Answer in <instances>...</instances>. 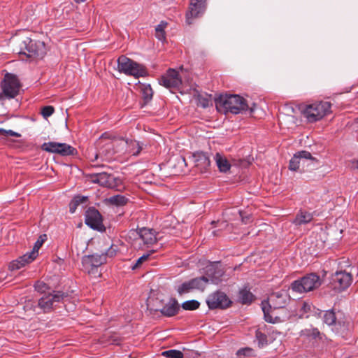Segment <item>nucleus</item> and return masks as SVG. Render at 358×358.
<instances>
[{"label": "nucleus", "mask_w": 358, "mask_h": 358, "mask_svg": "<svg viewBox=\"0 0 358 358\" xmlns=\"http://www.w3.org/2000/svg\"><path fill=\"white\" fill-rule=\"evenodd\" d=\"M215 104L217 109L224 113L236 115L248 110L245 99L238 94L220 95Z\"/></svg>", "instance_id": "nucleus-1"}, {"label": "nucleus", "mask_w": 358, "mask_h": 358, "mask_svg": "<svg viewBox=\"0 0 358 358\" xmlns=\"http://www.w3.org/2000/svg\"><path fill=\"white\" fill-rule=\"evenodd\" d=\"M331 104L328 101L315 102L306 106L302 114L310 123L315 122L331 113Z\"/></svg>", "instance_id": "nucleus-2"}, {"label": "nucleus", "mask_w": 358, "mask_h": 358, "mask_svg": "<svg viewBox=\"0 0 358 358\" xmlns=\"http://www.w3.org/2000/svg\"><path fill=\"white\" fill-rule=\"evenodd\" d=\"M321 284L320 277L315 273H310L293 281L290 289L294 292L303 294L317 289Z\"/></svg>", "instance_id": "nucleus-3"}, {"label": "nucleus", "mask_w": 358, "mask_h": 358, "mask_svg": "<svg viewBox=\"0 0 358 358\" xmlns=\"http://www.w3.org/2000/svg\"><path fill=\"white\" fill-rule=\"evenodd\" d=\"M117 69L121 73L135 77L143 76L145 74V70L140 64L124 55L118 57Z\"/></svg>", "instance_id": "nucleus-4"}, {"label": "nucleus", "mask_w": 358, "mask_h": 358, "mask_svg": "<svg viewBox=\"0 0 358 358\" xmlns=\"http://www.w3.org/2000/svg\"><path fill=\"white\" fill-rule=\"evenodd\" d=\"M320 317L323 322L330 327L336 334L343 335L349 330V324L346 325L344 322L338 320L334 309L322 311Z\"/></svg>", "instance_id": "nucleus-5"}, {"label": "nucleus", "mask_w": 358, "mask_h": 358, "mask_svg": "<svg viewBox=\"0 0 358 358\" xmlns=\"http://www.w3.org/2000/svg\"><path fill=\"white\" fill-rule=\"evenodd\" d=\"M68 295L61 291H53L52 293L43 295L38 300V306L44 313L52 310L59 303L62 302Z\"/></svg>", "instance_id": "nucleus-6"}, {"label": "nucleus", "mask_w": 358, "mask_h": 358, "mask_svg": "<svg viewBox=\"0 0 358 358\" xmlns=\"http://www.w3.org/2000/svg\"><path fill=\"white\" fill-rule=\"evenodd\" d=\"M2 92L8 99L15 98L19 93L20 83L16 75L6 73L1 84Z\"/></svg>", "instance_id": "nucleus-7"}, {"label": "nucleus", "mask_w": 358, "mask_h": 358, "mask_svg": "<svg viewBox=\"0 0 358 358\" xmlns=\"http://www.w3.org/2000/svg\"><path fill=\"white\" fill-rule=\"evenodd\" d=\"M91 178L93 182L98 183L101 186L110 189H115L117 191H120L122 189L121 179L118 177H115L113 174L101 172L93 174Z\"/></svg>", "instance_id": "nucleus-8"}, {"label": "nucleus", "mask_w": 358, "mask_h": 358, "mask_svg": "<svg viewBox=\"0 0 358 358\" xmlns=\"http://www.w3.org/2000/svg\"><path fill=\"white\" fill-rule=\"evenodd\" d=\"M133 234L135 236L134 244L139 248H143L145 246L149 247L156 243L157 240L156 232L151 229L141 228L134 231Z\"/></svg>", "instance_id": "nucleus-9"}, {"label": "nucleus", "mask_w": 358, "mask_h": 358, "mask_svg": "<svg viewBox=\"0 0 358 358\" xmlns=\"http://www.w3.org/2000/svg\"><path fill=\"white\" fill-rule=\"evenodd\" d=\"M206 0H190L189 8L185 15L187 24L190 25L194 19L201 17L206 12Z\"/></svg>", "instance_id": "nucleus-10"}, {"label": "nucleus", "mask_w": 358, "mask_h": 358, "mask_svg": "<svg viewBox=\"0 0 358 358\" xmlns=\"http://www.w3.org/2000/svg\"><path fill=\"white\" fill-rule=\"evenodd\" d=\"M352 282L350 273L345 271L335 272L331 278V283L335 290L341 292L347 289Z\"/></svg>", "instance_id": "nucleus-11"}, {"label": "nucleus", "mask_w": 358, "mask_h": 358, "mask_svg": "<svg viewBox=\"0 0 358 358\" xmlns=\"http://www.w3.org/2000/svg\"><path fill=\"white\" fill-rule=\"evenodd\" d=\"M85 222L92 229L103 231L105 227L102 222V216L97 209L94 207L89 208L85 215Z\"/></svg>", "instance_id": "nucleus-12"}, {"label": "nucleus", "mask_w": 358, "mask_h": 358, "mask_svg": "<svg viewBox=\"0 0 358 358\" xmlns=\"http://www.w3.org/2000/svg\"><path fill=\"white\" fill-rule=\"evenodd\" d=\"M231 303L226 294L218 291L210 294L206 299V303L210 310L226 308Z\"/></svg>", "instance_id": "nucleus-13"}, {"label": "nucleus", "mask_w": 358, "mask_h": 358, "mask_svg": "<svg viewBox=\"0 0 358 358\" xmlns=\"http://www.w3.org/2000/svg\"><path fill=\"white\" fill-rule=\"evenodd\" d=\"M289 296L285 289L270 292V309L286 308Z\"/></svg>", "instance_id": "nucleus-14"}, {"label": "nucleus", "mask_w": 358, "mask_h": 358, "mask_svg": "<svg viewBox=\"0 0 358 358\" xmlns=\"http://www.w3.org/2000/svg\"><path fill=\"white\" fill-rule=\"evenodd\" d=\"M159 83L166 88H175L178 87L182 84V80L176 70L169 69L166 74L161 76Z\"/></svg>", "instance_id": "nucleus-15"}, {"label": "nucleus", "mask_w": 358, "mask_h": 358, "mask_svg": "<svg viewBox=\"0 0 358 358\" xmlns=\"http://www.w3.org/2000/svg\"><path fill=\"white\" fill-rule=\"evenodd\" d=\"M192 160L201 173L208 171L210 166V156L208 152L199 151L193 153Z\"/></svg>", "instance_id": "nucleus-16"}, {"label": "nucleus", "mask_w": 358, "mask_h": 358, "mask_svg": "<svg viewBox=\"0 0 358 358\" xmlns=\"http://www.w3.org/2000/svg\"><path fill=\"white\" fill-rule=\"evenodd\" d=\"M218 262L210 263L205 268V273L209 282L217 285L221 282V278L224 272L220 268Z\"/></svg>", "instance_id": "nucleus-17"}, {"label": "nucleus", "mask_w": 358, "mask_h": 358, "mask_svg": "<svg viewBox=\"0 0 358 358\" xmlns=\"http://www.w3.org/2000/svg\"><path fill=\"white\" fill-rule=\"evenodd\" d=\"M180 305L175 298H171L164 306L159 310L163 316L171 317L178 313Z\"/></svg>", "instance_id": "nucleus-18"}, {"label": "nucleus", "mask_w": 358, "mask_h": 358, "mask_svg": "<svg viewBox=\"0 0 358 358\" xmlns=\"http://www.w3.org/2000/svg\"><path fill=\"white\" fill-rule=\"evenodd\" d=\"M106 263L105 256L101 254L94 253L90 255H85L82 259L83 266L100 267Z\"/></svg>", "instance_id": "nucleus-19"}, {"label": "nucleus", "mask_w": 358, "mask_h": 358, "mask_svg": "<svg viewBox=\"0 0 358 358\" xmlns=\"http://www.w3.org/2000/svg\"><path fill=\"white\" fill-rule=\"evenodd\" d=\"M36 258V256H33L31 252H27L23 255L19 257L15 260L11 262L9 264V268L11 271L18 270L26 264L31 263Z\"/></svg>", "instance_id": "nucleus-20"}, {"label": "nucleus", "mask_w": 358, "mask_h": 358, "mask_svg": "<svg viewBox=\"0 0 358 358\" xmlns=\"http://www.w3.org/2000/svg\"><path fill=\"white\" fill-rule=\"evenodd\" d=\"M36 258V256H33L31 252H27L23 255L19 257L15 260L11 262L9 264V268L11 271L18 270L26 264L31 263Z\"/></svg>", "instance_id": "nucleus-21"}, {"label": "nucleus", "mask_w": 358, "mask_h": 358, "mask_svg": "<svg viewBox=\"0 0 358 358\" xmlns=\"http://www.w3.org/2000/svg\"><path fill=\"white\" fill-rule=\"evenodd\" d=\"M290 317L287 308L270 309V323L276 324L286 321Z\"/></svg>", "instance_id": "nucleus-22"}, {"label": "nucleus", "mask_w": 358, "mask_h": 358, "mask_svg": "<svg viewBox=\"0 0 358 358\" xmlns=\"http://www.w3.org/2000/svg\"><path fill=\"white\" fill-rule=\"evenodd\" d=\"M38 46H24L23 50L19 51L20 59L22 61H31L39 57Z\"/></svg>", "instance_id": "nucleus-23"}, {"label": "nucleus", "mask_w": 358, "mask_h": 358, "mask_svg": "<svg viewBox=\"0 0 358 358\" xmlns=\"http://www.w3.org/2000/svg\"><path fill=\"white\" fill-rule=\"evenodd\" d=\"M301 317H308L311 315L321 316L322 310L315 308L310 302H303L300 308Z\"/></svg>", "instance_id": "nucleus-24"}, {"label": "nucleus", "mask_w": 358, "mask_h": 358, "mask_svg": "<svg viewBox=\"0 0 358 358\" xmlns=\"http://www.w3.org/2000/svg\"><path fill=\"white\" fill-rule=\"evenodd\" d=\"M216 165L220 172L226 173L229 171L231 164L228 159L222 154L217 152L213 157Z\"/></svg>", "instance_id": "nucleus-25"}, {"label": "nucleus", "mask_w": 358, "mask_h": 358, "mask_svg": "<svg viewBox=\"0 0 358 358\" xmlns=\"http://www.w3.org/2000/svg\"><path fill=\"white\" fill-rule=\"evenodd\" d=\"M127 152L131 155L137 156L143 149V144L138 141L127 139L126 141Z\"/></svg>", "instance_id": "nucleus-26"}, {"label": "nucleus", "mask_w": 358, "mask_h": 358, "mask_svg": "<svg viewBox=\"0 0 358 358\" xmlns=\"http://www.w3.org/2000/svg\"><path fill=\"white\" fill-rule=\"evenodd\" d=\"M192 289L203 290L206 285L209 282V279L206 276L194 278L189 280Z\"/></svg>", "instance_id": "nucleus-27"}, {"label": "nucleus", "mask_w": 358, "mask_h": 358, "mask_svg": "<svg viewBox=\"0 0 358 358\" xmlns=\"http://www.w3.org/2000/svg\"><path fill=\"white\" fill-rule=\"evenodd\" d=\"M59 145L60 147H58L57 153L62 156H73L78 153V151L75 148L67 143H60Z\"/></svg>", "instance_id": "nucleus-28"}, {"label": "nucleus", "mask_w": 358, "mask_h": 358, "mask_svg": "<svg viewBox=\"0 0 358 358\" xmlns=\"http://www.w3.org/2000/svg\"><path fill=\"white\" fill-rule=\"evenodd\" d=\"M313 220V215L306 211H301L295 217L293 223L296 225H301L310 222Z\"/></svg>", "instance_id": "nucleus-29"}, {"label": "nucleus", "mask_w": 358, "mask_h": 358, "mask_svg": "<svg viewBox=\"0 0 358 358\" xmlns=\"http://www.w3.org/2000/svg\"><path fill=\"white\" fill-rule=\"evenodd\" d=\"M301 336L310 339L321 338V334L317 328L305 329L301 331Z\"/></svg>", "instance_id": "nucleus-30"}, {"label": "nucleus", "mask_w": 358, "mask_h": 358, "mask_svg": "<svg viewBox=\"0 0 358 358\" xmlns=\"http://www.w3.org/2000/svg\"><path fill=\"white\" fill-rule=\"evenodd\" d=\"M253 294L246 289H241L239 292V300L243 304L250 303L253 300Z\"/></svg>", "instance_id": "nucleus-31"}, {"label": "nucleus", "mask_w": 358, "mask_h": 358, "mask_svg": "<svg viewBox=\"0 0 358 358\" xmlns=\"http://www.w3.org/2000/svg\"><path fill=\"white\" fill-rule=\"evenodd\" d=\"M142 96L145 103L149 102L153 96V91L150 85H143L142 89Z\"/></svg>", "instance_id": "nucleus-32"}, {"label": "nucleus", "mask_w": 358, "mask_h": 358, "mask_svg": "<svg viewBox=\"0 0 358 358\" xmlns=\"http://www.w3.org/2000/svg\"><path fill=\"white\" fill-rule=\"evenodd\" d=\"M200 303L197 300L192 299L184 301L181 307L186 310H194L199 308Z\"/></svg>", "instance_id": "nucleus-33"}, {"label": "nucleus", "mask_w": 358, "mask_h": 358, "mask_svg": "<svg viewBox=\"0 0 358 358\" xmlns=\"http://www.w3.org/2000/svg\"><path fill=\"white\" fill-rule=\"evenodd\" d=\"M15 38L16 39L15 42L20 43V45H30L32 42V40L25 31L20 32L15 37Z\"/></svg>", "instance_id": "nucleus-34"}, {"label": "nucleus", "mask_w": 358, "mask_h": 358, "mask_svg": "<svg viewBox=\"0 0 358 358\" xmlns=\"http://www.w3.org/2000/svg\"><path fill=\"white\" fill-rule=\"evenodd\" d=\"M59 143H57V142L44 143L42 145L41 148L43 150L46 151V152H52V153H57V150H58V147H60Z\"/></svg>", "instance_id": "nucleus-35"}, {"label": "nucleus", "mask_w": 358, "mask_h": 358, "mask_svg": "<svg viewBox=\"0 0 358 358\" xmlns=\"http://www.w3.org/2000/svg\"><path fill=\"white\" fill-rule=\"evenodd\" d=\"M127 200L124 196L120 194L114 195L108 199L110 203L116 206H123L127 203Z\"/></svg>", "instance_id": "nucleus-36"}, {"label": "nucleus", "mask_w": 358, "mask_h": 358, "mask_svg": "<svg viewBox=\"0 0 358 358\" xmlns=\"http://www.w3.org/2000/svg\"><path fill=\"white\" fill-rule=\"evenodd\" d=\"M162 355L166 358H183V353L178 350H169L162 352Z\"/></svg>", "instance_id": "nucleus-37"}, {"label": "nucleus", "mask_w": 358, "mask_h": 358, "mask_svg": "<svg viewBox=\"0 0 358 358\" xmlns=\"http://www.w3.org/2000/svg\"><path fill=\"white\" fill-rule=\"evenodd\" d=\"M192 290V287L190 285L189 280L184 282L183 283L178 286V287L176 288V291L179 295H182L184 294L189 293Z\"/></svg>", "instance_id": "nucleus-38"}, {"label": "nucleus", "mask_w": 358, "mask_h": 358, "mask_svg": "<svg viewBox=\"0 0 358 358\" xmlns=\"http://www.w3.org/2000/svg\"><path fill=\"white\" fill-rule=\"evenodd\" d=\"M256 339L259 348H263L267 345V336L259 329L256 331Z\"/></svg>", "instance_id": "nucleus-39"}, {"label": "nucleus", "mask_w": 358, "mask_h": 358, "mask_svg": "<svg viewBox=\"0 0 358 358\" xmlns=\"http://www.w3.org/2000/svg\"><path fill=\"white\" fill-rule=\"evenodd\" d=\"M117 246L111 245L104 252H102V255L105 256L106 262L107 261V258H113L117 255Z\"/></svg>", "instance_id": "nucleus-40"}, {"label": "nucleus", "mask_w": 358, "mask_h": 358, "mask_svg": "<svg viewBox=\"0 0 358 358\" xmlns=\"http://www.w3.org/2000/svg\"><path fill=\"white\" fill-rule=\"evenodd\" d=\"M83 268L85 272H87L90 275L98 278L101 275V271H99V267H94V266H83Z\"/></svg>", "instance_id": "nucleus-41"}, {"label": "nucleus", "mask_w": 358, "mask_h": 358, "mask_svg": "<svg viewBox=\"0 0 358 358\" xmlns=\"http://www.w3.org/2000/svg\"><path fill=\"white\" fill-rule=\"evenodd\" d=\"M301 160L296 155L290 159L289 169L292 171H296L299 168Z\"/></svg>", "instance_id": "nucleus-42"}, {"label": "nucleus", "mask_w": 358, "mask_h": 358, "mask_svg": "<svg viewBox=\"0 0 358 358\" xmlns=\"http://www.w3.org/2000/svg\"><path fill=\"white\" fill-rule=\"evenodd\" d=\"M233 213L236 214L238 217L241 220V222L243 224H248L249 221L250 220V216L249 215H244L243 212L237 208H233Z\"/></svg>", "instance_id": "nucleus-43"}, {"label": "nucleus", "mask_w": 358, "mask_h": 358, "mask_svg": "<svg viewBox=\"0 0 358 358\" xmlns=\"http://www.w3.org/2000/svg\"><path fill=\"white\" fill-rule=\"evenodd\" d=\"M55 111L54 107L52 106H46L42 108L41 115L45 119L51 116Z\"/></svg>", "instance_id": "nucleus-44"}, {"label": "nucleus", "mask_w": 358, "mask_h": 358, "mask_svg": "<svg viewBox=\"0 0 358 358\" xmlns=\"http://www.w3.org/2000/svg\"><path fill=\"white\" fill-rule=\"evenodd\" d=\"M155 32L156 37L159 41L163 42L164 40L165 39V32L164 30V26L162 24H159L155 29Z\"/></svg>", "instance_id": "nucleus-45"}, {"label": "nucleus", "mask_w": 358, "mask_h": 358, "mask_svg": "<svg viewBox=\"0 0 358 358\" xmlns=\"http://www.w3.org/2000/svg\"><path fill=\"white\" fill-rule=\"evenodd\" d=\"M153 252V250L150 251L148 253L143 255L136 262L135 264L131 266V268L136 269L138 268L144 261L147 260L149 256Z\"/></svg>", "instance_id": "nucleus-46"}, {"label": "nucleus", "mask_w": 358, "mask_h": 358, "mask_svg": "<svg viewBox=\"0 0 358 358\" xmlns=\"http://www.w3.org/2000/svg\"><path fill=\"white\" fill-rule=\"evenodd\" d=\"M262 311L264 313V317L266 322H268V298L265 299L262 302Z\"/></svg>", "instance_id": "nucleus-47"}, {"label": "nucleus", "mask_w": 358, "mask_h": 358, "mask_svg": "<svg viewBox=\"0 0 358 358\" xmlns=\"http://www.w3.org/2000/svg\"><path fill=\"white\" fill-rule=\"evenodd\" d=\"M252 352V350L251 348H244L239 349L237 351L236 355L238 357L242 358V357L250 356L251 355Z\"/></svg>", "instance_id": "nucleus-48"}, {"label": "nucleus", "mask_w": 358, "mask_h": 358, "mask_svg": "<svg viewBox=\"0 0 358 358\" xmlns=\"http://www.w3.org/2000/svg\"><path fill=\"white\" fill-rule=\"evenodd\" d=\"M297 157H299V159L300 160L302 159H314V158L312 157L310 152L306 150H302L296 152L295 154Z\"/></svg>", "instance_id": "nucleus-49"}, {"label": "nucleus", "mask_w": 358, "mask_h": 358, "mask_svg": "<svg viewBox=\"0 0 358 358\" xmlns=\"http://www.w3.org/2000/svg\"><path fill=\"white\" fill-rule=\"evenodd\" d=\"M43 240L41 239H38L34 245V247L32 248V250H31V254L33 256H36L37 257L38 255V250L40 249V248L41 247V245H43Z\"/></svg>", "instance_id": "nucleus-50"}, {"label": "nucleus", "mask_w": 358, "mask_h": 358, "mask_svg": "<svg viewBox=\"0 0 358 358\" xmlns=\"http://www.w3.org/2000/svg\"><path fill=\"white\" fill-rule=\"evenodd\" d=\"M87 196L76 195L73 198L72 201L73 203H75V206H79L81 203L87 202Z\"/></svg>", "instance_id": "nucleus-51"}, {"label": "nucleus", "mask_w": 358, "mask_h": 358, "mask_svg": "<svg viewBox=\"0 0 358 358\" xmlns=\"http://www.w3.org/2000/svg\"><path fill=\"white\" fill-rule=\"evenodd\" d=\"M34 288L37 292L42 293L46 290V289L48 288V285L43 282L37 281L34 284Z\"/></svg>", "instance_id": "nucleus-52"}, {"label": "nucleus", "mask_w": 358, "mask_h": 358, "mask_svg": "<svg viewBox=\"0 0 358 358\" xmlns=\"http://www.w3.org/2000/svg\"><path fill=\"white\" fill-rule=\"evenodd\" d=\"M3 135L5 136H15V137H20L21 136L19 133L15 132L11 129H8V130L4 129V131L3 132Z\"/></svg>", "instance_id": "nucleus-53"}, {"label": "nucleus", "mask_w": 358, "mask_h": 358, "mask_svg": "<svg viewBox=\"0 0 358 358\" xmlns=\"http://www.w3.org/2000/svg\"><path fill=\"white\" fill-rule=\"evenodd\" d=\"M78 206H75V203H73V201H71L70 204H69V210L71 213H73L76 209V208L78 207Z\"/></svg>", "instance_id": "nucleus-54"}, {"label": "nucleus", "mask_w": 358, "mask_h": 358, "mask_svg": "<svg viewBox=\"0 0 358 358\" xmlns=\"http://www.w3.org/2000/svg\"><path fill=\"white\" fill-rule=\"evenodd\" d=\"M76 3H83V2H85L87 0H74Z\"/></svg>", "instance_id": "nucleus-55"}, {"label": "nucleus", "mask_w": 358, "mask_h": 358, "mask_svg": "<svg viewBox=\"0 0 358 358\" xmlns=\"http://www.w3.org/2000/svg\"><path fill=\"white\" fill-rule=\"evenodd\" d=\"M207 102H208V101H206H206H203V103H202V106H203V108H206V106H208V103H207Z\"/></svg>", "instance_id": "nucleus-56"}, {"label": "nucleus", "mask_w": 358, "mask_h": 358, "mask_svg": "<svg viewBox=\"0 0 358 358\" xmlns=\"http://www.w3.org/2000/svg\"><path fill=\"white\" fill-rule=\"evenodd\" d=\"M3 131H4V129L0 128V134L3 135Z\"/></svg>", "instance_id": "nucleus-57"}, {"label": "nucleus", "mask_w": 358, "mask_h": 358, "mask_svg": "<svg viewBox=\"0 0 358 358\" xmlns=\"http://www.w3.org/2000/svg\"><path fill=\"white\" fill-rule=\"evenodd\" d=\"M216 222L215 221L212 222V224H215Z\"/></svg>", "instance_id": "nucleus-58"}, {"label": "nucleus", "mask_w": 358, "mask_h": 358, "mask_svg": "<svg viewBox=\"0 0 358 358\" xmlns=\"http://www.w3.org/2000/svg\"><path fill=\"white\" fill-rule=\"evenodd\" d=\"M1 97H2V96H1V94H0V100L1 99Z\"/></svg>", "instance_id": "nucleus-59"}, {"label": "nucleus", "mask_w": 358, "mask_h": 358, "mask_svg": "<svg viewBox=\"0 0 358 358\" xmlns=\"http://www.w3.org/2000/svg\"><path fill=\"white\" fill-rule=\"evenodd\" d=\"M357 167H358V160H357Z\"/></svg>", "instance_id": "nucleus-60"}]
</instances>
